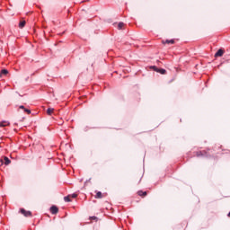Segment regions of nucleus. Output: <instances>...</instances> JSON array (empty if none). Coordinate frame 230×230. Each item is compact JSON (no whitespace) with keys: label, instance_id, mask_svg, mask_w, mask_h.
Returning <instances> with one entry per match:
<instances>
[{"label":"nucleus","instance_id":"obj_9","mask_svg":"<svg viewBox=\"0 0 230 230\" xmlns=\"http://www.w3.org/2000/svg\"><path fill=\"white\" fill-rule=\"evenodd\" d=\"M8 125H10V122L6 120L0 122V127H8Z\"/></svg>","mask_w":230,"mask_h":230},{"label":"nucleus","instance_id":"obj_13","mask_svg":"<svg viewBox=\"0 0 230 230\" xmlns=\"http://www.w3.org/2000/svg\"><path fill=\"white\" fill-rule=\"evenodd\" d=\"M125 26V23H123V22H119V24H118V30H123V27Z\"/></svg>","mask_w":230,"mask_h":230},{"label":"nucleus","instance_id":"obj_5","mask_svg":"<svg viewBox=\"0 0 230 230\" xmlns=\"http://www.w3.org/2000/svg\"><path fill=\"white\" fill-rule=\"evenodd\" d=\"M6 75H8V70H6V69L1 70L0 78H3V76H6Z\"/></svg>","mask_w":230,"mask_h":230},{"label":"nucleus","instance_id":"obj_1","mask_svg":"<svg viewBox=\"0 0 230 230\" xmlns=\"http://www.w3.org/2000/svg\"><path fill=\"white\" fill-rule=\"evenodd\" d=\"M94 199H103V197H107V193H102V191L95 190Z\"/></svg>","mask_w":230,"mask_h":230},{"label":"nucleus","instance_id":"obj_8","mask_svg":"<svg viewBox=\"0 0 230 230\" xmlns=\"http://www.w3.org/2000/svg\"><path fill=\"white\" fill-rule=\"evenodd\" d=\"M53 112H55V109H53V108H49V109L47 110V114H48L49 116H51V114H53Z\"/></svg>","mask_w":230,"mask_h":230},{"label":"nucleus","instance_id":"obj_16","mask_svg":"<svg viewBox=\"0 0 230 230\" xmlns=\"http://www.w3.org/2000/svg\"><path fill=\"white\" fill-rule=\"evenodd\" d=\"M76 197H78V194L76 193L70 195V199H76Z\"/></svg>","mask_w":230,"mask_h":230},{"label":"nucleus","instance_id":"obj_10","mask_svg":"<svg viewBox=\"0 0 230 230\" xmlns=\"http://www.w3.org/2000/svg\"><path fill=\"white\" fill-rule=\"evenodd\" d=\"M4 164H5L6 166H8V164H10V163H12V161H10V160L8 159V157L4 156Z\"/></svg>","mask_w":230,"mask_h":230},{"label":"nucleus","instance_id":"obj_11","mask_svg":"<svg viewBox=\"0 0 230 230\" xmlns=\"http://www.w3.org/2000/svg\"><path fill=\"white\" fill-rule=\"evenodd\" d=\"M24 26H26V21L20 22L19 28L22 29V28H24Z\"/></svg>","mask_w":230,"mask_h":230},{"label":"nucleus","instance_id":"obj_18","mask_svg":"<svg viewBox=\"0 0 230 230\" xmlns=\"http://www.w3.org/2000/svg\"><path fill=\"white\" fill-rule=\"evenodd\" d=\"M90 218H91V220H98V217H92Z\"/></svg>","mask_w":230,"mask_h":230},{"label":"nucleus","instance_id":"obj_20","mask_svg":"<svg viewBox=\"0 0 230 230\" xmlns=\"http://www.w3.org/2000/svg\"><path fill=\"white\" fill-rule=\"evenodd\" d=\"M19 108H20V109H22L23 111L26 109V108H24L23 105H21Z\"/></svg>","mask_w":230,"mask_h":230},{"label":"nucleus","instance_id":"obj_4","mask_svg":"<svg viewBox=\"0 0 230 230\" xmlns=\"http://www.w3.org/2000/svg\"><path fill=\"white\" fill-rule=\"evenodd\" d=\"M224 56V49H220L217 50V52L215 54V57H223Z\"/></svg>","mask_w":230,"mask_h":230},{"label":"nucleus","instance_id":"obj_15","mask_svg":"<svg viewBox=\"0 0 230 230\" xmlns=\"http://www.w3.org/2000/svg\"><path fill=\"white\" fill-rule=\"evenodd\" d=\"M150 69H154V71H155L156 73L159 71V68H157V66H150Z\"/></svg>","mask_w":230,"mask_h":230},{"label":"nucleus","instance_id":"obj_3","mask_svg":"<svg viewBox=\"0 0 230 230\" xmlns=\"http://www.w3.org/2000/svg\"><path fill=\"white\" fill-rule=\"evenodd\" d=\"M50 212L52 213V215H57V213H58V207L57 206H52L50 208Z\"/></svg>","mask_w":230,"mask_h":230},{"label":"nucleus","instance_id":"obj_17","mask_svg":"<svg viewBox=\"0 0 230 230\" xmlns=\"http://www.w3.org/2000/svg\"><path fill=\"white\" fill-rule=\"evenodd\" d=\"M23 111H24V112H27V114H31V110H28V109L25 108Z\"/></svg>","mask_w":230,"mask_h":230},{"label":"nucleus","instance_id":"obj_7","mask_svg":"<svg viewBox=\"0 0 230 230\" xmlns=\"http://www.w3.org/2000/svg\"><path fill=\"white\" fill-rule=\"evenodd\" d=\"M163 44H175L174 40H166L165 41H163Z\"/></svg>","mask_w":230,"mask_h":230},{"label":"nucleus","instance_id":"obj_6","mask_svg":"<svg viewBox=\"0 0 230 230\" xmlns=\"http://www.w3.org/2000/svg\"><path fill=\"white\" fill-rule=\"evenodd\" d=\"M137 195H138L139 197H146L147 192H146V191H143V190H138V191H137Z\"/></svg>","mask_w":230,"mask_h":230},{"label":"nucleus","instance_id":"obj_14","mask_svg":"<svg viewBox=\"0 0 230 230\" xmlns=\"http://www.w3.org/2000/svg\"><path fill=\"white\" fill-rule=\"evenodd\" d=\"M65 202H71V195L66 196L64 198Z\"/></svg>","mask_w":230,"mask_h":230},{"label":"nucleus","instance_id":"obj_12","mask_svg":"<svg viewBox=\"0 0 230 230\" xmlns=\"http://www.w3.org/2000/svg\"><path fill=\"white\" fill-rule=\"evenodd\" d=\"M157 73H160V75H166V70L164 68H160V69L158 68Z\"/></svg>","mask_w":230,"mask_h":230},{"label":"nucleus","instance_id":"obj_19","mask_svg":"<svg viewBox=\"0 0 230 230\" xmlns=\"http://www.w3.org/2000/svg\"><path fill=\"white\" fill-rule=\"evenodd\" d=\"M199 155H202V152H198L197 156L199 157Z\"/></svg>","mask_w":230,"mask_h":230},{"label":"nucleus","instance_id":"obj_2","mask_svg":"<svg viewBox=\"0 0 230 230\" xmlns=\"http://www.w3.org/2000/svg\"><path fill=\"white\" fill-rule=\"evenodd\" d=\"M20 213H22V215H24L26 217H31V211H28L24 208H21Z\"/></svg>","mask_w":230,"mask_h":230}]
</instances>
